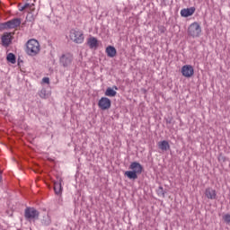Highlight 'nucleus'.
<instances>
[{
	"mask_svg": "<svg viewBox=\"0 0 230 230\" xmlns=\"http://www.w3.org/2000/svg\"><path fill=\"white\" fill-rule=\"evenodd\" d=\"M25 52L29 57H37L40 53V43L35 39H31L26 43Z\"/></svg>",
	"mask_w": 230,
	"mask_h": 230,
	"instance_id": "obj_1",
	"label": "nucleus"
},
{
	"mask_svg": "<svg viewBox=\"0 0 230 230\" xmlns=\"http://www.w3.org/2000/svg\"><path fill=\"white\" fill-rule=\"evenodd\" d=\"M69 39L75 44H83L84 40V31L78 29H72L69 33Z\"/></svg>",
	"mask_w": 230,
	"mask_h": 230,
	"instance_id": "obj_2",
	"label": "nucleus"
},
{
	"mask_svg": "<svg viewBox=\"0 0 230 230\" xmlns=\"http://www.w3.org/2000/svg\"><path fill=\"white\" fill-rule=\"evenodd\" d=\"M200 33H202V28L199 22H192L188 28V34L190 37L193 39H197V37H200Z\"/></svg>",
	"mask_w": 230,
	"mask_h": 230,
	"instance_id": "obj_3",
	"label": "nucleus"
},
{
	"mask_svg": "<svg viewBox=\"0 0 230 230\" xmlns=\"http://www.w3.org/2000/svg\"><path fill=\"white\" fill-rule=\"evenodd\" d=\"M40 215L39 210L34 208H27L24 212V217L29 222H35V220H39Z\"/></svg>",
	"mask_w": 230,
	"mask_h": 230,
	"instance_id": "obj_4",
	"label": "nucleus"
},
{
	"mask_svg": "<svg viewBox=\"0 0 230 230\" xmlns=\"http://www.w3.org/2000/svg\"><path fill=\"white\" fill-rule=\"evenodd\" d=\"M18 8L20 12H28V13H31V12H35V0H27L25 4H18Z\"/></svg>",
	"mask_w": 230,
	"mask_h": 230,
	"instance_id": "obj_5",
	"label": "nucleus"
},
{
	"mask_svg": "<svg viewBox=\"0 0 230 230\" xmlns=\"http://www.w3.org/2000/svg\"><path fill=\"white\" fill-rule=\"evenodd\" d=\"M3 28L13 30L14 28H19L21 26V19L14 18L6 22L2 23Z\"/></svg>",
	"mask_w": 230,
	"mask_h": 230,
	"instance_id": "obj_6",
	"label": "nucleus"
},
{
	"mask_svg": "<svg viewBox=\"0 0 230 230\" xmlns=\"http://www.w3.org/2000/svg\"><path fill=\"white\" fill-rule=\"evenodd\" d=\"M12 40H13V33L12 32H4L1 37L2 46L4 48H8L12 44Z\"/></svg>",
	"mask_w": 230,
	"mask_h": 230,
	"instance_id": "obj_7",
	"label": "nucleus"
},
{
	"mask_svg": "<svg viewBox=\"0 0 230 230\" xmlns=\"http://www.w3.org/2000/svg\"><path fill=\"white\" fill-rule=\"evenodd\" d=\"M111 102L107 97H102L98 102V107L101 111H109L111 109Z\"/></svg>",
	"mask_w": 230,
	"mask_h": 230,
	"instance_id": "obj_8",
	"label": "nucleus"
},
{
	"mask_svg": "<svg viewBox=\"0 0 230 230\" xmlns=\"http://www.w3.org/2000/svg\"><path fill=\"white\" fill-rule=\"evenodd\" d=\"M181 75L185 76V78H191V76L195 75V70L191 65H185L181 67Z\"/></svg>",
	"mask_w": 230,
	"mask_h": 230,
	"instance_id": "obj_9",
	"label": "nucleus"
},
{
	"mask_svg": "<svg viewBox=\"0 0 230 230\" xmlns=\"http://www.w3.org/2000/svg\"><path fill=\"white\" fill-rule=\"evenodd\" d=\"M72 63H73V55L71 54H65L60 58V64H62L64 67H67L71 66Z\"/></svg>",
	"mask_w": 230,
	"mask_h": 230,
	"instance_id": "obj_10",
	"label": "nucleus"
},
{
	"mask_svg": "<svg viewBox=\"0 0 230 230\" xmlns=\"http://www.w3.org/2000/svg\"><path fill=\"white\" fill-rule=\"evenodd\" d=\"M204 195L208 200H217V190L211 187L205 190Z\"/></svg>",
	"mask_w": 230,
	"mask_h": 230,
	"instance_id": "obj_11",
	"label": "nucleus"
},
{
	"mask_svg": "<svg viewBox=\"0 0 230 230\" xmlns=\"http://www.w3.org/2000/svg\"><path fill=\"white\" fill-rule=\"evenodd\" d=\"M129 169L132 170L135 173L139 174L142 173L143 172V165L137 162H133L131 163Z\"/></svg>",
	"mask_w": 230,
	"mask_h": 230,
	"instance_id": "obj_12",
	"label": "nucleus"
},
{
	"mask_svg": "<svg viewBox=\"0 0 230 230\" xmlns=\"http://www.w3.org/2000/svg\"><path fill=\"white\" fill-rule=\"evenodd\" d=\"M87 44L90 49H97L99 46L98 39H96L95 37H90L87 40Z\"/></svg>",
	"mask_w": 230,
	"mask_h": 230,
	"instance_id": "obj_13",
	"label": "nucleus"
},
{
	"mask_svg": "<svg viewBox=\"0 0 230 230\" xmlns=\"http://www.w3.org/2000/svg\"><path fill=\"white\" fill-rule=\"evenodd\" d=\"M195 13V7H190L181 10V17H191Z\"/></svg>",
	"mask_w": 230,
	"mask_h": 230,
	"instance_id": "obj_14",
	"label": "nucleus"
},
{
	"mask_svg": "<svg viewBox=\"0 0 230 230\" xmlns=\"http://www.w3.org/2000/svg\"><path fill=\"white\" fill-rule=\"evenodd\" d=\"M158 148L162 150L163 152H166L170 150V143L166 140H163L157 143Z\"/></svg>",
	"mask_w": 230,
	"mask_h": 230,
	"instance_id": "obj_15",
	"label": "nucleus"
},
{
	"mask_svg": "<svg viewBox=\"0 0 230 230\" xmlns=\"http://www.w3.org/2000/svg\"><path fill=\"white\" fill-rule=\"evenodd\" d=\"M117 53L118 51L116 50V48H114L113 46H108L106 48V54L108 55V57H110V58H114Z\"/></svg>",
	"mask_w": 230,
	"mask_h": 230,
	"instance_id": "obj_16",
	"label": "nucleus"
},
{
	"mask_svg": "<svg viewBox=\"0 0 230 230\" xmlns=\"http://www.w3.org/2000/svg\"><path fill=\"white\" fill-rule=\"evenodd\" d=\"M54 191H55L56 195H60L62 193V183L61 182L54 183Z\"/></svg>",
	"mask_w": 230,
	"mask_h": 230,
	"instance_id": "obj_17",
	"label": "nucleus"
},
{
	"mask_svg": "<svg viewBox=\"0 0 230 230\" xmlns=\"http://www.w3.org/2000/svg\"><path fill=\"white\" fill-rule=\"evenodd\" d=\"M116 94H118V93L114 89H112L111 87H108L106 89L105 96H110L111 98H114V96H116Z\"/></svg>",
	"mask_w": 230,
	"mask_h": 230,
	"instance_id": "obj_18",
	"label": "nucleus"
},
{
	"mask_svg": "<svg viewBox=\"0 0 230 230\" xmlns=\"http://www.w3.org/2000/svg\"><path fill=\"white\" fill-rule=\"evenodd\" d=\"M125 175L128 179H134V180L137 179V174L133 171H127L125 172Z\"/></svg>",
	"mask_w": 230,
	"mask_h": 230,
	"instance_id": "obj_19",
	"label": "nucleus"
},
{
	"mask_svg": "<svg viewBox=\"0 0 230 230\" xmlns=\"http://www.w3.org/2000/svg\"><path fill=\"white\" fill-rule=\"evenodd\" d=\"M7 62H10L11 64H15L16 58H15V54L13 53H9L6 57Z\"/></svg>",
	"mask_w": 230,
	"mask_h": 230,
	"instance_id": "obj_20",
	"label": "nucleus"
},
{
	"mask_svg": "<svg viewBox=\"0 0 230 230\" xmlns=\"http://www.w3.org/2000/svg\"><path fill=\"white\" fill-rule=\"evenodd\" d=\"M223 220L226 224H230V214H226L225 216H223Z\"/></svg>",
	"mask_w": 230,
	"mask_h": 230,
	"instance_id": "obj_21",
	"label": "nucleus"
},
{
	"mask_svg": "<svg viewBox=\"0 0 230 230\" xmlns=\"http://www.w3.org/2000/svg\"><path fill=\"white\" fill-rule=\"evenodd\" d=\"M42 222H51V217H49V215H47L45 217H43Z\"/></svg>",
	"mask_w": 230,
	"mask_h": 230,
	"instance_id": "obj_22",
	"label": "nucleus"
},
{
	"mask_svg": "<svg viewBox=\"0 0 230 230\" xmlns=\"http://www.w3.org/2000/svg\"><path fill=\"white\" fill-rule=\"evenodd\" d=\"M40 96V98H46V90H41Z\"/></svg>",
	"mask_w": 230,
	"mask_h": 230,
	"instance_id": "obj_23",
	"label": "nucleus"
},
{
	"mask_svg": "<svg viewBox=\"0 0 230 230\" xmlns=\"http://www.w3.org/2000/svg\"><path fill=\"white\" fill-rule=\"evenodd\" d=\"M42 82H43L44 84H49V77H44V78L42 79Z\"/></svg>",
	"mask_w": 230,
	"mask_h": 230,
	"instance_id": "obj_24",
	"label": "nucleus"
},
{
	"mask_svg": "<svg viewBox=\"0 0 230 230\" xmlns=\"http://www.w3.org/2000/svg\"><path fill=\"white\" fill-rule=\"evenodd\" d=\"M113 89H115V91H118V86H113Z\"/></svg>",
	"mask_w": 230,
	"mask_h": 230,
	"instance_id": "obj_25",
	"label": "nucleus"
},
{
	"mask_svg": "<svg viewBox=\"0 0 230 230\" xmlns=\"http://www.w3.org/2000/svg\"><path fill=\"white\" fill-rule=\"evenodd\" d=\"M1 181H3V177L1 176V172H0V182Z\"/></svg>",
	"mask_w": 230,
	"mask_h": 230,
	"instance_id": "obj_26",
	"label": "nucleus"
}]
</instances>
